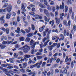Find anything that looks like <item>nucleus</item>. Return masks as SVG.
<instances>
[{
	"instance_id": "nucleus-1",
	"label": "nucleus",
	"mask_w": 76,
	"mask_h": 76,
	"mask_svg": "<svg viewBox=\"0 0 76 76\" xmlns=\"http://www.w3.org/2000/svg\"><path fill=\"white\" fill-rule=\"evenodd\" d=\"M23 51L24 53H26L28 51L30 50V47L27 45L23 46Z\"/></svg>"
},
{
	"instance_id": "nucleus-2",
	"label": "nucleus",
	"mask_w": 76,
	"mask_h": 76,
	"mask_svg": "<svg viewBox=\"0 0 76 76\" xmlns=\"http://www.w3.org/2000/svg\"><path fill=\"white\" fill-rule=\"evenodd\" d=\"M39 44V42H34V41H33V40L32 39L30 42V45H31V48H35V45L37 44Z\"/></svg>"
},
{
	"instance_id": "nucleus-3",
	"label": "nucleus",
	"mask_w": 76,
	"mask_h": 76,
	"mask_svg": "<svg viewBox=\"0 0 76 76\" xmlns=\"http://www.w3.org/2000/svg\"><path fill=\"white\" fill-rule=\"evenodd\" d=\"M26 4L25 3H21V10L24 12H26L25 7H26Z\"/></svg>"
},
{
	"instance_id": "nucleus-4",
	"label": "nucleus",
	"mask_w": 76,
	"mask_h": 76,
	"mask_svg": "<svg viewBox=\"0 0 76 76\" xmlns=\"http://www.w3.org/2000/svg\"><path fill=\"white\" fill-rule=\"evenodd\" d=\"M56 23L57 25H58L60 23V19L58 18V17H56L55 18Z\"/></svg>"
},
{
	"instance_id": "nucleus-5",
	"label": "nucleus",
	"mask_w": 76,
	"mask_h": 76,
	"mask_svg": "<svg viewBox=\"0 0 76 76\" xmlns=\"http://www.w3.org/2000/svg\"><path fill=\"white\" fill-rule=\"evenodd\" d=\"M7 11L9 13H10L11 10H12V5L10 4L9 5L8 7L7 8Z\"/></svg>"
},
{
	"instance_id": "nucleus-6",
	"label": "nucleus",
	"mask_w": 76,
	"mask_h": 76,
	"mask_svg": "<svg viewBox=\"0 0 76 76\" xmlns=\"http://www.w3.org/2000/svg\"><path fill=\"white\" fill-rule=\"evenodd\" d=\"M34 16L35 17V18L36 19H42V17L41 16L37 15H34Z\"/></svg>"
},
{
	"instance_id": "nucleus-7",
	"label": "nucleus",
	"mask_w": 76,
	"mask_h": 76,
	"mask_svg": "<svg viewBox=\"0 0 76 76\" xmlns=\"http://www.w3.org/2000/svg\"><path fill=\"white\" fill-rule=\"evenodd\" d=\"M64 4L63 3V2H62V5H60L59 7V9L62 10V9H64Z\"/></svg>"
},
{
	"instance_id": "nucleus-8",
	"label": "nucleus",
	"mask_w": 76,
	"mask_h": 76,
	"mask_svg": "<svg viewBox=\"0 0 76 76\" xmlns=\"http://www.w3.org/2000/svg\"><path fill=\"white\" fill-rule=\"evenodd\" d=\"M28 75H31V76H35V75H37V73H35V72H31L28 73Z\"/></svg>"
},
{
	"instance_id": "nucleus-9",
	"label": "nucleus",
	"mask_w": 76,
	"mask_h": 76,
	"mask_svg": "<svg viewBox=\"0 0 76 76\" xmlns=\"http://www.w3.org/2000/svg\"><path fill=\"white\" fill-rule=\"evenodd\" d=\"M11 14H10V12L8 13L7 15H6V18L7 19H10V16Z\"/></svg>"
},
{
	"instance_id": "nucleus-10",
	"label": "nucleus",
	"mask_w": 76,
	"mask_h": 76,
	"mask_svg": "<svg viewBox=\"0 0 76 76\" xmlns=\"http://www.w3.org/2000/svg\"><path fill=\"white\" fill-rule=\"evenodd\" d=\"M32 48L33 49H32L31 51V54H33L34 53V52H37V51H38V50L36 49L35 50V49L34 48Z\"/></svg>"
},
{
	"instance_id": "nucleus-11",
	"label": "nucleus",
	"mask_w": 76,
	"mask_h": 76,
	"mask_svg": "<svg viewBox=\"0 0 76 76\" xmlns=\"http://www.w3.org/2000/svg\"><path fill=\"white\" fill-rule=\"evenodd\" d=\"M34 35V33H28L26 35L27 37H31Z\"/></svg>"
},
{
	"instance_id": "nucleus-12",
	"label": "nucleus",
	"mask_w": 76,
	"mask_h": 76,
	"mask_svg": "<svg viewBox=\"0 0 76 76\" xmlns=\"http://www.w3.org/2000/svg\"><path fill=\"white\" fill-rule=\"evenodd\" d=\"M44 17V19L46 22H48L50 21V18H47L46 16H45Z\"/></svg>"
},
{
	"instance_id": "nucleus-13",
	"label": "nucleus",
	"mask_w": 76,
	"mask_h": 76,
	"mask_svg": "<svg viewBox=\"0 0 76 76\" xmlns=\"http://www.w3.org/2000/svg\"><path fill=\"white\" fill-rule=\"evenodd\" d=\"M45 28V26H43L42 27L40 28L39 29V32H42Z\"/></svg>"
},
{
	"instance_id": "nucleus-14",
	"label": "nucleus",
	"mask_w": 76,
	"mask_h": 76,
	"mask_svg": "<svg viewBox=\"0 0 76 76\" xmlns=\"http://www.w3.org/2000/svg\"><path fill=\"white\" fill-rule=\"evenodd\" d=\"M62 73L63 74H64V73H65L66 74V75L67 74V69H66V68H64V69L62 71Z\"/></svg>"
},
{
	"instance_id": "nucleus-15",
	"label": "nucleus",
	"mask_w": 76,
	"mask_h": 76,
	"mask_svg": "<svg viewBox=\"0 0 76 76\" xmlns=\"http://www.w3.org/2000/svg\"><path fill=\"white\" fill-rule=\"evenodd\" d=\"M10 66V64H2L1 66L2 67H7V66Z\"/></svg>"
},
{
	"instance_id": "nucleus-16",
	"label": "nucleus",
	"mask_w": 76,
	"mask_h": 76,
	"mask_svg": "<svg viewBox=\"0 0 76 76\" xmlns=\"http://www.w3.org/2000/svg\"><path fill=\"white\" fill-rule=\"evenodd\" d=\"M52 23V24H51ZM54 20H52V21H50L49 22V24L50 25L51 24L52 26H53V25H54Z\"/></svg>"
},
{
	"instance_id": "nucleus-17",
	"label": "nucleus",
	"mask_w": 76,
	"mask_h": 76,
	"mask_svg": "<svg viewBox=\"0 0 76 76\" xmlns=\"http://www.w3.org/2000/svg\"><path fill=\"white\" fill-rule=\"evenodd\" d=\"M15 32L17 33V34H19L20 32V28L18 27L17 28V30H15Z\"/></svg>"
},
{
	"instance_id": "nucleus-18",
	"label": "nucleus",
	"mask_w": 76,
	"mask_h": 76,
	"mask_svg": "<svg viewBox=\"0 0 76 76\" xmlns=\"http://www.w3.org/2000/svg\"><path fill=\"white\" fill-rule=\"evenodd\" d=\"M63 24L65 25L66 26H68V24H67V21L66 20H64L63 21Z\"/></svg>"
},
{
	"instance_id": "nucleus-19",
	"label": "nucleus",
	"mask_w": 76,
	"mask_h": 76,
	"mask_svg": "<svg viewBox=\"0 0 76 76\" xmlns=\"http://www.w3.org/2000/svg\"><path fill=\"white\" fill-rule=\"evenodd\" d=\"M43 58V57L42 56H37V60H41Z\"/></svg>"
},
{
	"instance_id": "nucleus-20",
	"label": "nucleus",
	"mask_w": 76,
	"mask_h": 76,
	"mask_svg": "<svg viewBox=\"0 0 76 76\" xmlns=\"http://www.w3.org/2000/svg\"><path fill=\"white\" fill-rule=\"evenodd\" d=\"M39 6L40 7L42 8V9H45V8L46 7L45 5L43 4H39Z\"/></svg>"
},
{
	"instance_id": "nucleus-21",
	"label": "nucleus",
	"mask_w": 76,
	"mask_h": 76,
	"mask_svg": "<svg viewBox=\"0 0 76 76\" xmlns=\"http://www.w3.org/2000/svg\"><path fill=\"white\" fill-rule=\"evenodd\" d=\"M20 41H25V38L23 37H21L19 38Z\"/></svg>"
},
{
	"instance_id": "nucleus-22",
	"label": "nucleus",
	"mask_w": 76,
	"mask_h": 76,
	"mask_svg": "<svg viewBox=\"0 0 76 76\" xmlns=\"http://www.w3.org/2000/svg\"><path fill=\"white\" fill-rule=\"evenodd\" d=\"M44 13L45 15H48V11L46 9H44L43 10Z\"/></svg>"
},
{
	"instance_id": "nucleus-23",
	"label": "nucleus",
	"mask_w": 76,
	"mask_h": 76,
	"mask_svg": "<svg viewBox=\"0 0 76 76\" xmlns=\"http://www.w3.org/2000/svg\"><path fill=\"white\" fill-rule=\"evenodd\" d=\"M23 68L25 69V68H26V66H27V63L26 62H25L23 64Z\"/></svg>"
},
{
	"instance_id": "nucleus-24",
	"label": "nucleus",
	"mask_w": 76,
	"mask_h": 76,
	"mask_svg": "<svg viewBox=\"0 0 76 76\" xmlns=\"http://www.w3.org/2000/svg\"><path fill=\"white\" fill-rule=\"evenodd\" d=\"M47 9H48L49 10H51V6H50V5H47Z\"/></svg>"
},
{
	"instance_id": "nucleus-25",
	"label": "nucleus",
	"mask_w": 76,
	"mask_h": 76,
	"mask_svg": "<svg viewBox=\"0 0 76 76\" xmlns=\"http://www.w3.org/2000/svg\"><path fill=\"white\" fill-rule=\"evenodd\" d=\"M8 3H4L2 7V8H5V7H6L7 6H8Z\"/></svg>"
},
{
	"instance_id": "nucleus-26",
	"label": "nucleus",
	"mask_w": 76,
	"mask_h": 76,
	"mask_svg": "<svg viewBox=\"0 0 76 76\" xmlns=\"http://www.w3.org/2000/svg\"><path fill=\"white\" fill-rule=\"evenodd\" d=\"M48 48L50 51H51V50H53V46L51 45L48 46Z\"/></svg>"
},
{
	"instance_id": "nucleus-27",
	"label": "nucleus",
	"mask_w": 76,
	"mask_h": 76,
	"mask_svg": "<svg viewBox=\"0 0 76 76\" xmlns=\"http://www.w3.org/2000/svg\"><path fill=\"white\" fill-rule=\"evenodd\" d=\"M67 5H69V4H72V2H71V0H68L66 3Z\"/></svg>"
},
{
	"instance_id": "nucleus-28",
	"label": "nucleus",
	"mask_w": 76,
	"mask_h": 76,
	"mask_svg": "<svg viewBox=\"0 0 76 76\" xmlns=\"http://www.w3.org/2000/svg\"><path fill=\"white\" fill-rule=\"evenodd\" d=\"M30 41H31V39L29 37H27L25 41L26 42H29Z\"/></svg>"
},
{
	"instance_id": "nucleus-29",
	"label": "nucleus",
	"mask_w": 76,
	"mask_h": 76,
	"mask_svg": "<svg viewBox=\"0 0 76 76\" xmlns=\"http://www.w3.org/2000/svg\"><path fill=\"white\" fill-rule=\"evenodd\" d=\"M43 1L44 2V4L45 5L47 6L48 5V2L47 0H43Z\"/></svg>"
},
{
	"instance_id": "nucleus-30",
	"label": "nucleus",
	"mask_w": 76,
	"mask_h": 76,
	"mask_svg": "<svg viewBox=\"0 0 76 76\" xmlns=\"http://www.w3.org/2000/svg\"><path fill=\"white\" fill-rule=\"evenodd\" d=\"M24 57L26 58H30L31 56L29 55H24Z\"/></svg>"
},
{
	"instance_id": "nucleus-31",
	"label": "nucleus",
	"mask_w": 76,
	"mask_h": 76,
	"mask_svg": "<svg viewBox=\"0 0 76 76\" xmlns=\"http://www.w3.org/2000/svg\"><path fill=\"white\" fill-rule=\"evenodd\" d=\"M1 70L4 73L7 72V69L5 68H2Z\"/></svg>"
},
{
	"instance_id": "nucleus-32",
	"label": "nucleus",
	"mask_w": 76,
	"mask_h": 76,
	"mask_svg": "<svg viewBox=\"0 0 76 76\" xmlns=\"http://www.w3.org/2000/svg\"><path fill=\"white\" fill-rule=\"evenodd\" d=\"M2 43L4 45H6V44H8V41H3L2 42Z\"/></svg>"
},
{
	"instance_id": "nucleus-33",
	"label": "nucleus",
	"mask_w": 76,
	"mask_h": 76,
	"mask_svg": "<svg viewBox=\"0 0 76 76\" xmlns=\"http://www.w3.org/2000/svg\"><path fill=\"white\" fill-rule=\"evenodd\" d=\"M0 47L1 48V49H4L6 47V45H0Z\"/></svg>"
},
{
	"instance_id": "nucleus-34",
	"label": "nucleus",
	"mask_w": 76,
	"mask_h": 76,
	"mask_svg": "<svg viewBox=\"0 0 76 76\" xmlns=\"http://www.w3.org/2000/svg\"><path fill=\"white\" fill-rule=\"evenodd\" d=\"M0 29L1 30H2L3 31H4V32H6V29H5V28L4 27H1L0 28Z\"/></svg>"
},
{
	"instance_id": "nucleus-35",
	"label": "nucleus",
	"mask_w": 76,
	"mask_h": 76,
	"mask_svg": "<svg viewBox=\"0 0 76 76\" xmlns=\"http://www.w3.org/2000/svg\"><path fill=\"white\" fill-rule=\"evenodd\" d=\"M65 13H66L67 12L68 10V7H67V6H65Z\"/></svg>"
},
{
	"instance_id": "nucleus-36",
	"label": "nucleus",
	"mask_w": 76,
	"mask_h": 76,
	"mask_svg": "<svg viewBox=\"0 0 76 76\" xmlns=\"http://www.w3.org/2000/svg\"><path fill=\"white\" fill-rule=\"evenodd\" d=\"M8 66L7 67V69H13V67L12 66Z\"/></svg>"
},
{
	"instance_id": "nucleus-37",
	"label": "nucleus",
	"mask_w": 76,
	"mask_h": 76,
	"mask_svg": "<svg viewBox=\"0 0 76 76\" xmlns=\"http://www.w3.org/2000/svg\"><path fill=\"white\" fill-rule=\"evenodd\" d=\"M61 37V39L62 40H63L64 39V35H63L62 34H60Z\"/></svg>"
},
{
	"instance_id": "nucleus-38",
	"label": "nucleus",
	"mask_w": 76,
	"mask_h": 76,
	"mask_svg": "<svg viewBox=\"0 0 76 76\" xmlns=\"http://www.w3.org/2000/svg\"><path fill=\"white\" fill-rule=\"evenodd\" d=\"M31 29L33 31L35 30V26L34 24H31Z\"/></svg>"
},
{
	"instance_id": "nucleus-39",
	"label": "nucleus",
	"mask_w": 76,
	"mask_h": 76,
	"mask_svg": "<svg viewBox=\"0 0 76 76\" xmlns=\"http://www.w3.org/2000/svg\"><path fill=\"white\" fill-rule=\"evenodd\" d=\"M46 39V41H48L50 42V37L49 36V35H48V36L47 37Z\"/></svg>"
},
{
	"instance_id": "nucleus-40",
	"label": "nucleus",
	"mask_w": 76,
	"mask_h": 76,
	"mask_svg": "<svg viewBox=\"0 0 76 76\" xmlns=\"http://www.w3.org/2000/svg\"><path fill=\"white\" fill-rule=\"evenodd\" d=\"M40 46V48H43V47H45V46H44V45H42V44H39Z\"/></svg>"
},
{
	"instance_id": "nucleus-41",
	"label": "nucleus",
	"mask_w": 76,
	"mask_h": 76,
	"mask_svg": "<svg viewBox=\"0 0 76 76\" xmlns=\"http://www.w3.org/2000/svg\"><path fill=\"white\" fill-rule=\"evenodd\" d=\"M19 70L20 72H25V70L23 68L20 69Z\"/></svg>"
},
{
	"instance_id": "nucleus-42",
	"label": "nucleus",
	"mask_w": 76,
	"mask_h": 76,
	"mask_svg": "<svg viewBox=\"0 0 76 76\" xmlns=\"http://www.w3.org/2000/svg\"><path fill=\"white\" fill-rule=\"evenodd\" d=\"M46 64V62H43L42 64V67H44L45 66V65Z\"/></svg>"
},
{
	"instance_id": "nucleus-43",
	"label": "nucleus",
	"mask_w": 76,
	"mask_h": 76,
	"mask_svg": "<svg viewBox=\"0 0 76 76\" xmlns=\"http://www.w3.org/2000/svg\"><path fill=\"white\" fill-rule=\"evenodd\" d=\"M20 47V45H19L16 44L15 45V48H19Z\"/></svg>"
},
{
	"instance_id": "nucleus-44",
	"label": "nucleus",
	"mask_w": 76,
	"mask_h": 76,
	"mask_svg": "<svg viewBox=\"0 0 76 76\" xmlns=\"http://www.w3.org/2000/svg\"><path fill=\"white\" fill-rule=\"evenodd\" d=\"M49 42V41H47L46 42H45V43L44 44L45 47L47 45V44H48V43Z\"/></svg>"
},
{
	"instance_id": "nucleus-45",
	"label": "nucleus",
	"mask_w": 76,
	"mask_h": 76,
	"mask_svg": "<svg viewBox=\"0 0 76 76\" xmlns=\"http://www.w3.org/2000/svg\"><path fill=\"white\" fill-rule=\"evenodd\" d=\"M57 45V43H53V45H52V47H53H53H56V45Z\"/></svg>"
},
{
	"instance_id": "nucleus-46",
	"label": "nucleus",
	"mask_w": 76,
	"mask_h": 76,
	"mask_svg": "<svg viewBox=\"0 0 76 76\" xmlns=\"http://www.w3.org/2000/svg\"><path fill=\"white\" fill-rule=\"evenodd\" d=\"M38 64H39V63L37 62L35 64L33 65V66L34 67H37V66L38 65Z\"/></svg>"
},
{
	"instance_id": "nucleus-47",
	"label": "nucleus",
	"mask_w": 76,
	"mask_h": 76,
	"mask_svg": "<svg viewBox=\"0 0 76 76\" xmlns=\"http://www.w3.org/2000/svg\"><path fill=\"white\" fill-rule=\"evenodd\" d=\"M29 7H35V5L32 4H31L29 6Z\"/></svg>"
},
{
	"instance_id": "nucleus-48",
	"label": "nucleus",
	"mask_w": 76,
	"mask_h": 76,
	"mask_svg": "<svg viewBox=\"0 0 76 76\" xmlns=\"http://www.w3.org/2000/svg\"><path fill=\"white\" fill-rule=\"evenodd\" d=\"M73 30L74 31H76V26L75 25H73Z\"/></svg>"
},
{
	"instance_id": "nucleus-49",
	"label": "nucleus",
	"mask_w": 76,
	"mask_h": 76,
	"mask_svg": "<svg viewBox=\"0 0 76 76\" xmlns=\"http://www.w3.org/2000/svg\"><path fill=\"white\" fill-rule=\"evenodd\" d=\"M57 16H58V12H57V11H56L55 12V18H56V17H57Z\"/></svg>"
},
{
	"instance_id": "nucleus-50",
	"label": "nucleus",
	"mask_w": 76,
	"mask_h": 76,
	"mask_svg": "<svg viewBox=\"0 0 76 76\" xmlns=\"http://www.w3.org/2000/svg\"><path fill=\"white\" fill-rule=\"evenodd\" d=\"M17 20L18 22H19L20 21V17L19 16H18Z\"/></svg>"
},
{
	"instance_id": "nucleus-51",
	"label": "nucleus",
	"mask_w": 76,
	"mask_h": 76,
	"mask_svg": "<svg viewBox=\"0 0 76 76\" xmlns=\"http://www.w3.org/2000/svg\"><path fill=\"white\" fill-rule=\"evenodd\" d=\"M52 10L53 12H55V11L56 10V7H55L53 6Z\"/></svg>"
},
{
	"instance_id": "nucleus-52",
	"label": "nucleus",
	"mask_w": 76,
	"mask_h": 76,
	"mask_svg": "<svg viewBox=\"0 0 76 76\" xmlns=\"http://www.w3.org/2000/svg\"><path fill=\"white\" fill-rule=\"evenodd\" d=\"M42 53H41L39 52H38L36 54L37 56H40V55H41Z\"/></svg>"
},
{
	"instance_id": "nucleus-53",
	"label": "nucleus",
	"mask_w": 76,
	"mask_h": 76,
	"mask_svg": "<svg viewBox=\"0 0 76 76\" xmlns=\"http://www.w3.org/2000/svg\"><path fill=\"white\" fill-rule=\"evenodd\" d=\"M25 31L26 32V33H29V32H31V31H30L29 30L27 29H25Z\"/></svg>"
},
{
	"instance_id": "nucleus-54",
	"label": "nucleus",
	"mask_w": 76,
	"mask_h": 76,
	"mask_svg": "<svg viewBox=\"0 0 76 76\" xmlns=\"http://www.w3.org/2000/svg\"><path fill=\"white\" fill-rule=\"evenodd\" d=\"M9 28H7L6 29V34H9Z\"/></svg>"
},
{
	"instance_id": "nucleus-55",
	"label": "nucleus",
	"mask_w": 76,
	"mask_h": 76,
	"mask_svg": "<svg viewBox=\"0 0 76 76\" xmlns=\"http://www.w3.org/2000/svg\"><path fill=\"white\" fill-rule=\"evenodd\" d=\"M60 47V43H58L57 44V47L58 48H59Z\"/></svg>"
},
{
	"instance_id": "nucleus-56",
	"label": "nucleus",
	"mask_w": 76,
	"mask_h": 76,
	"mask_svg": "<svg viewBox=\"0 0 76 76\" xmlns=\"http://www.w3.org/2000/svg\"><path fill=\"white\" fill-rule=\"evenodd\" d=\"M14 69H19V67H18V66L16 65L14 66Z\"/></svg>"
},
{
	"instance_id": "nucleus-57",
	"label": "nucleus",
	"mask_w": 76,
	"mask_h": 76,
	"mask_svg": "<svg viewBox=\"0 0 76 76\" xmlns=\"http://www.w3.org/2000/svg\"><path fill=\"white\" fill-rule=\"evenodd\" d=\"M4 18V16H3L2 17H1L0 18V20H4L3 19Z\"/></svg>"
},
{
	"instance_id": "nucleus-58",
	"label": "nucleus",
	"mask_w": 76,
	"mask_h": 76,
	"mask_svg": "<svg viewBox=\"0 0 76 76\" xmlns=\"http://www.w3.org/2000/svg\"><path fill=\"white\" fill-rule=\"evenodd\" d=\"M72 7H71L69 8V12L70 13H72Z\"/></svg>"
},
{
	"instance_id": "nucleus-59",
	"label": "nucleus",
	"mask_w": 76,
	"mask_h": 76,
	"mask_svg": "<svg viewBox=\"0 0 76 76\" xmlns=\"http://www.w3.org/2000/svg\"><path fill=\"white\" fill-rule=\"evenodd\" d=\"M10 63H13V59L11 58H10Z\"/></svg>"
},
{
	"instance_id": "nucleus-60",
	"label": "nucleus",
	"mask_w": 76,
	"mask_h": 76,
	"mask_svg": "<svg viewBox=\"0 0 76 76\" xmlns=\"http://www.w3.org/2000/svg\"><path fill=\"white\" fill-rule=\"evenodd\" d=\"M54 2L53 1H51L50 3V5H54Z\"/></svg>"
},
{
	"instance_id": "nucleus-61",
	"label": "nucleus",
	"mask_w": 76,
	"mask_h": 76,
	"mask_svg": "<svg viewBox=\"0 0 76 76\" xmlns=\"http://www.w3.org/2000/svg\"><path fill=\"white\" fill-rule=\"evenodd\" d=\"M12 15L13 16H16V13L15 12H12Z\"/></svg>"
},
{
	"instance_id": "nucleus-62",
	"label": "nucleus",
	"mask_w": 76,
	"mask_h": 76,
	"mask_svg": "<svg viewBox=\"0 0 76 76\" xmlns=\"http://www.w3.org/2000/svg\"><path fill=\"white\" fill-rule=\"evenodd\" d=\"M25 22V24H24V26L25 27L27 25H28V22L26 21H24Z\"/></svg>"
},
{
	"instance_id": "nucleus-63",
	"label": "nucleus",
	"mask_w": 76,
	"mask_h": 76,
	"mask_svg": "<svg viewBox=\"0 0 76 76\" xmlns=\"http://www.w3.org/2000/svg\"><path fill=\"white\" fill-rule=\"evenodd\" d=\"M66 29H65L64 31V36H66Z\"/></svg>"
},
{
	"instance_id": "nucleus-64",
	"label": "nucleus",
	"mask_w": 76,
	"mask_h": 76,
	"mask_svg": "<svg viewBox=\"0 0 76 76\" xmlns=\"http://www.w3.org/2000/svg\"><path fill=\"white\" fill-rule=\"evenodd\" d=\"M73 56H74L75 57V59L76 60V53H74L73 54Z\"/></svg>"
}]
</instances>
